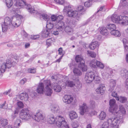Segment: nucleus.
<instances>
[{
    "instance_id": "7ed1b4c3",
    "label": "nucleus",
    "mask_w": 128,
    "mask_h": 128,
    "mask_svg": "<svg viewBox=\"0 0 128 128\" xmlns=\"http://www.w3.org/2000/svg\"><path fill=\"white\" fill-rule=\"evenodd\" d=\"M47 120L48 123L51 124L56 123V126L61 128H69L64 117L58 115L54 117L53 114L48 115L47 117Z\"/></svg>"
},
{
    "instance_id": "473e14b6",
    "label": "nucleus",
    "mask_w": 128,
    "mask_h": 128,
    "mask_svg": "<svg viewBox=\"0 0 128 128\" xmlns=\"http://www.w3.org/2000/svg\"><path fill=\"white\" fill-rule=\"evenodd\" d=\"M55 41L54 38H51L47 40L46 41V44L48 46H50L52 43Z\"/></svg>"
},
{
    "instance_id": "052dcab7",
    "label": "nucleus",
    "mask_w": 128,
    "mask_h": 128,
    "mask_svg": "<svg viewBox=\"0 0 128 128\" xmlns=\"http://www.w3.org/2000/svg\"><path fill=\"white\" fill-rule=\"evenodd\" d=\"M18 57L17 56H15L14 58L12 59V60H14V62H16V63L18 62ZM12 61L14 62L13 61Z\"/></svg>"
},
{
    "instance_id": "c85d7f7f",
    "label": "nucleus",
    "mask_w": 128,
    "mask_h": 128,
    "mask_svg": "<svg viewBox=\"0 0 128 128\" xmlns=\"http://www.w3.org/2000/svg\"><path fill=\"white\" fill-rule=\"evenodd\" d=\"M54 26V24L50 20L47 21L46 22V28L48 30L52 29Z\"/></svg>"
},
{
    "instance_id": "a18cd8bd",
    "label": "nucleus",
    "mask_w": 128,
    "mask_h": 128,
    "mask_svg": "<svg viewBox=\"0 0 128 128\" xmlns=\"http://www.w3.org/2000/svg\"><path fill=\"white\" fill-rule=\"evenodd\" d=\"M50 32L49 30H45L43 34V36L45 37H47L50 36Z\"/></svg>"
},
{
    "instance_id": "f03ea898",
    "label": "nucleus",
    "mask_w": 128,
    "mask_h": 128,
    "mask_svg": "<svg viewBox=\"0 0 128 128\" xmlns=\"http://www.w3.org/2000/svg\"><path fill=\"white\" fill-rule=\"evenodd\" d=\"M119 110H118L120 116L115 115L116 118H109L107 122L104 123L102 126V128H108L110 126L112 128H118V124L122 123L123 122L122 116L123 114H125L126 110L123 106L120 104L119 106Z\"/></svg>"
},
{
    "instance_id": "b1692460",
    "label": "nucleus",
    "mask_w": 128,
    "mask_h": 128,
    "mask_svg": "<svg viewBox=\"0 0 128 128\" xmlns=\"http://www.w3.org/2000/svg\"><path fill=\"white\" fill-rule=\"evenodd\" d=\"M59 110V107L57 105L52 106L51 108V111L52 112L54 113H57Z\"/></svg>"
},
{
    "instance_id": "6ab92c4d",
    "label": "nucleus",
    "mask_w": 128,
    "mask_h": 128,
    "mask_svg": "<svg viewBox=\"0 0 128 128\" xmlns=\"http://www.w3.org/2000/svg\"><path fill=\"white\" fill-rule=\"evenodd\" d=\"M14 62V60H12L11 59L7 60L6 63V68H11L12 66H14L16 64V62Z\"/></svg>"
},
{
    "instance_id": "bb28decb",
    "label": "nucleus",
    "mask_w": 128,
    "mask_h": 128,
    "mask_svg": "<svg viewBox=\"0 0 128 128\" xmlns=\"http://www.w3.org/2000/svg\"><path fill=\"white\" fill-rule=\"evenodd\" d=\"M124 48V51L126 52H128V42L127 40L123 38L122 40Z\"/></svg>"
},
{
    "instance_id": "0eeeda50",
    "label": "nucleus",
    "mask_w": 128,
    "mask_h": 128,
    "mask_svg": "<svg viewBox=\"0 0 128 128\" xmlns=\"http://www.w3.org/2000/svg\"><path fill=\"white\" fill-rule=\"evenodd\" d=\"M109 105L110 107L109 108L110 112L112 113L114 115L120 116L119 112L118 111V106L116 104L115 100H110L109 101Z\"/></svg>"
},
{
    "instance_id": "9b49d317",
    "label": "nucleus",
    "mask_w": 128,
    "mask_h": 128,
    "mask_svg": "<svg viewBox=\"0 0 128 128\" xmlns=\"http://www.w3.org/2000/svg\"><path fill=\"white\" fill-rule=\"evenodd\" d=\"M73 72L74 75L71 77V79L75 81V82L76 80H78L77 78L82 75V72L78 68L77 66H75L73 69Z\"/></svg>"
},
{
    "instance_id": "aec40b11",
    "label": "nucleus",
    "mask_w": 128,
    "mask_h": 128,
    "mask_svg": "<svg viewBox=\"0 0 128 128\" xmlns=\"http://www.w3.org/2000/svg\"><path fill=\"white\" fill-rule=\"evenodd\" d=\"M65 80L64 81H66V85L68 87H72L74 85V84L70 80H68V76H65V78H64Z\"/></svg>"
},
{
    "instance_id": "4c0bfd02",
    "label": "nucleus",
    "mask_w": 128,
    "mask_h": 128,
    "mask_svg": "<svg viewBox=\"0 0 128 128\" xmlns=\"http://www.w3.org/2000/svg\"><path fill=\"white\" fill-rule=\"evenodd\" d=\"M65 31L67 33L72 34V28L69 26H66L64 28Z\"/></svg>"
},
{
    "instance_id": "864d4df0",
    "label": "nucleus",
    "mask_w": 128,
    "mask_h": 128,
    "mask_svg": "<svg viewBox=\"0 0 128 128\" xmlns=\"http://www.w3.org/2000/svg\"><path fill=\"white\" fill-rule=\"evenodd\" d=\"M57 3L60 4H62L64 2V0H54Z\"/></svg>"
},
{
    "instance_id": "603ef678",
    "label": "nucleus",
    "mask_w": 128,
    "mask_h": 128,
    "mask_svg": "<svg viewBox=\"0 0 128 128\" xmlns=\"http://www.w3.org/2000/svg\"><path fill=\"white\" fill-rule=\"evenodd\" d=\"M92 4V2L90 1L89 2H86L84 4V6L87 7L90 6Z\"/></svg>"
},
{
    "instance_id": "3c124183",
    "label": "nucleus",
    "mask_w": 128,
    "mask_h": 128,
    "mask_svg": "<svg viewBox=\"0 0 128 128\" xmlns=\"http://www.w3.org/2000/svg\"><path fill=\"white\" fill-rule=\"evenodd\" d=\"M0 108L4 109H6L8 108V104H6L5 102L2 104L0 105Z\"/></svg>"
},
{
    "instance_id": "393cba45",
    "label": "nucleus",
    "mask_w": 128,
    "mask_h": 128,
    "mask_svg": "<svg viewBox=\"0 0 128 128\" xmlns=\"http://www.w3.org/2000/svg\"><path fill=\"white\" fill-rule=\"evenodd\" d=\"M75 60L76 62H84L83 58L82 56L81 55H77L76 56Z\"/></svg>"
},
{
    "instance_id": "2eb2a0df",
    "label": "nucleus",
    "mask_w": 128,
    "mask_h": 128,
    "mask_svg": "<svg viewBox=\"0 0 128 128\" xmlns=\"http://www.w3.org/2000/svg\"><path fill=\"white\" fill-rule=\"evenodd\" d=\"M63 101L66 104H70L73 101L74 98L70 95H65L63 97Z\"/></svg>"
},
{
    "instance_id": "c756f323",
    "label": "nucleus",
    "mask_w": 128,
    "mask_h": 128,
    "mask_svg": "<svg viewBox=\"0 0 128 128\" xmlns=\"http://www.w3.org/2000/svg\"><path fill=\"white\" fill-rule=\"evenodd\" d=\"M106 116V112L104 111H102L99 115V118L100 120H104Z\"/></svg>"
},
{
    "instance_id": "09e8293b",
    "label": "nucleus",
    "mask_w": 128,
    "mask_h": 128,
    "mask_svg": "<svg viewBox=\"0 0 128 128\" xmlns=\"http://www.w3.org/2000/svg\"><path fill=\"white\" fill-rule=\"evenodd\" d=\"M18 111L17 110H16L14 111V114L12 116V118L13 119H14L18 116Z\"/></svg>"
},
{
    "instance_id": "a878e982",
    "label": "nucleus",
    "mask_w": 128,
    "mask_h": 128,
    "mask_svg": "<svg viewBox=\"0 0 128 128\" xmlns=\"http://www.w3.org/2000/svg\"><path fill=\"white\" fill-rule=\"evenodd\" d=\"M110 88L109 90L112 91L114 89V87L116 85V81L112 79H111L110 80Z\"/></svg>"
},
{
    "instance_id": "6e6552de",
    "label": "nucleus",
    "mask_w": 128,
    "mask_h": 128,
    "mask_svg": "<svg viewBox=\"0 0 128 128\" xmlns=\"http://www.w3.org/2000/svg\"><path fill=\"white\" fill-rule=\"evenodd\" d=\"M20 117L22 119L25 120H29L33 118L32 114H30L29 110L27 109H22L21 110Z\"/></svg>"
},
{
    "instance_id": "412c9836",
    "label": "nucleus",
    "mask_w": 128,
    "mask_h": 128,
    "mask_svg": "<svg viewBox=\"0 0 128 128\" xmlns=\"http://www.w3.org/2000/svg\"><path fill=\"white\" fill-rule=\"evenodd\" d=\"M99 44L97 41L92 42L89 46V47L90 49L94 50L95 48L98 47Z\"/></svg>"
},
{
    "instance_id": "4be33fe9",
    "label": "nucleus",
    "mask_w": 128,
    "mask_h": 128,
    "mask_svg": "<svg viewBox=\"0 0 128 128\" xmlns=\"http://www.w3.org/2000/svg\"><path fill=\"white\" fill-rule=\"evenodd\" d=\"M68 115L71 120H73L76 118L78 117L77 114L76 112L74 111H71L69 112Z\"/></svg>"
},
{
    "instance_id": "5701e85b",
    "label": "nucleus",
    "mask_w": 128,
    "mask_h": 128,
    "mask_svg": "<svg viewBox=\"0 0 128 128\" xmlns=\"http://www.w3.org/2000/svg\"><path fill=\"white\" fill-rule=\"evenodd\" d=\"M78 67L81 69L82 72L86 71L87 69V67L84 64V62L80 63Z\"/></svg>"
},
{
    "instance_id": "58836bf2",
    "label": "nucleus",
    "mask_w": 128,
    "mask_h": 128,
    "mask_svg": "<svg viewBox=\"0 0 128 128\" xmlns=\"http://www.w3.org/2000/svg\"><path fill=\"white\" fill-rule=\"evenodd\" d=\"M77 10L78 11V13L79 12L81 14H82L85 11V10L83 8V7L82 6H79L78 7Z\"/></svg>"
},
{
    "instance_id": "9d476101",
    "label": "nucleus",
    "mask_w": 128,
    "mask_h": 128,
    "mask_svg": "<svg viewBox=\"0 0 128 128\" xmlns=\"http://www.w3.org/2000/svg\"><path fill=\"white\" fill-rule=\"evenodd\" d=\"M10 18L8 16L5 17L4 20V22L2 23V31L3 32H6L8 28H11L10 26Z\"/></svg>"
},
{
    "instance_id": "f8f14e48",
    "label": "nucleus",
    "mask_w": 128,
    "mask_h": 128,
    "mask_svg": "<svg viewBox=\"0 0 128 128\" xmlns=\"http://www.w3.org/2000/svg\"><path fill=\"white\" fill-rule=\"evenodd\" d=\"M63 18V16L62 15L57 16V23L56 24L57 26L56 28L58 30H62L64 28V22L61 20Z\"/></svg>"
},
{
    "instance_id": "69168bd1",
    "label": "nucleus",
    "mask_w": 128,
    "mask_h": 128,
    "mask_svg": "<svg viewBox=\"0 0 128 128\" xmlns=\"http://www.w3.org/2000/svg\"><path fill=\"white\" fill-rule=\"evenodd\" d=\"M63 50L62 48H60L58 50V54H62Z\"/></svg>"
},
{
    "instance_id": "8fccbe9b",
    "label": "nucleus",
    "mask_w": 128,
    "mask_h": 128,
    "mask_svg": "<svg viewBox=\"0 0 128 128\" xmlns=\"http://www.w3.org/2000/svg\"><path fill=\"white\" fill-rule=\"evenodd\" d=\"M52 21L53 22L56 21L57 22V16L55 15H52L50 18Z\"/></svg>"
},
{
    "instance_id": "1a4fd4ad",
    "label": "nucleus",
    "mask_w": 128,
    "mask_h": 128,
    "mask_svg": "<svg viewBox=\"0 0 128 128\" xmlns=\"http://www.w3.org/2000/svg\"><path fill=\"white\" fill-rule=\"evenodd\" d=\"M68 7H65L64 9V12L67 11V14L70 17H72L75 18L77 20H78L80 16V14L78 13V12L76 10H68Z\"/></svg>"
},
{
    "instance_id": "c03bdc74",
    "label": "nucleus",
    "mask_w": 128,
    "mask_h": 128,
    "mask_svg": "<svg viewBox=\"0 0 128 128\" xmlns=\"http://www.w3.org/2000/svg\"><path fill=\"white\" fill-rule=\"evenodd\" d=\"M87 52L88 55L92 58H95L96 56V54L94 52L88 51Z\"/></svg>"
},
{
    "instance_id": "cd10ccee",
    "label": "nucleus",
    "mask_w": 128,
    "mask_h": 128,
    "mask_svg": "<svg viewBox=\"0 0 128 128\" xmlns=\"http://www.w3.org/2000/svg\"><path fill=\"white\" fill-rule=\"evenodd\" d=\"M101 34L104 35H106L108 34L107 30L105 27L101 28L100 30Z\"/></svg>"
},
{
    "instance_id": "f3484780",
    "label": "nucleus",
    "mask_w": 128,
    "mask_h": 128,
    "mask_svg": "<svg viewBox=\"0 0 128 128\" xmlns=\"http://www.w3.org/2000/svg\"><path fill=\"white\" fill-rule=\"evenodd\" d=\"M80 114L82 115H83L85 112H89V109L86 103H83L82 106H80Z\"/></svg>"
},
{
    "instance_id": "4d7b16f0",
    "label": "nucleus",
    "mask_w": 128,
    "mask_h": 128,
    "mask_svg": "<svg viewBox=\"0 0 128 128\" xmlns=\"http://www.w3.org/2000/svg\"><path fill=\"white\" fill-rule=\"evenodd\" d=\"M72 126L73 128H77L78 126V124L76 122H73L72 124Z\"/></svg>"
},
{
    "instance_id": "338daca9",
    "label": "nucleus",
    "mask_w": 128,
    "mask_h": 128,
    "mask_svg": "<svg viewBox=\"0 0 128 128\" xmlns=\"http://www.w3.org/2000/svg\"><path fill=\"white\" fill-rule=\"evenodd\" d=\"M58 30L54 31L52 32V34H53L55 35H58Z\"/></svg>"
},
{
    "instance_id": "dca6fc26",
    "label": "nucleus",
    "mask_w": 128,
    "mask_h": 128,
    "mask_svg": "<svg viewBox=\"0 0 128 128\" xmlns=\"http://www.w3.org/2000/svg\"><path fill=\"white\" fill-rule=\"evenodd\" d=\"M106 89L104 85L101 84L100 85L99 87L96 89V91L97 93L102 95L104 93Z\"/></svg>"
},
{
    "instance_id": "e2e57ef3",
    "label": "nucleus",
    "mask_w": 128,
    "mask_h": 128,
    "mask_svg": "<svg viewBox=\"0 0 128 128\" xmlns=\"http://www.w3.org/2000/svg\"><path fill=\"white\" fill-rule=\"evenodd\" d=\"M22 34L23 36V38H28V35L25 32L23 31V32Z\"/></svg>"
},
{
    "instance_id": "f704fd0d",
    "label": "nucleus",
    "mask_w": 128,
    "mask_h": 128,
    "mask_svg": "<svg viewBox=\"0 0 128 128\" xmlns=\"http://www.w3.org/2000/svg\"><path fill=\"white\" fill-rule=\"evenodd\" d=\"M116 100L119 101L120 102L122 103L125 102L126 100V98L122 96L120 97L118 96V97L116 98Z\"/></svg>"
},
{
    "instance_id": "a211bd4d",
    "label": "nucleus",
    "mask_w": 128,
    "mask_h": 128,
    "mask_svg": "<svg viewBox=\"0 0 128 128\" xmlns=\"http://www.w3.org/2000/svg\"><path fill=\"white\" fill-rule=\"evenodd\" d=\"M18 98L22 100L24 99V100H26L28 98V94L26 93H23L20 94L19 96H17L15 100H18Z\"/></svg>"
},
{
    "instance_id": "72a5a7b5",
    "label": "nucleus",
    "mask_w": 128,
    "mask_h": 128,
    "mask_svg": "<svg viewBox=\"0 0 128 128\" xmlns=\"http://www.w3.org/2000/svg\"><path fill=\"white\" fill-rule=\"evenodd\" d=\"M98 61L96 60H91L90 63V66L92 67L96 68L97 66Z\"/></svg>"
},
{
    "instance_id": "2f4dec72",
    "label": "nucleus",
    "mask_w": 128,
    "mask_h": 128,
    "mask_svg": "<svg viewBox=\"0 0 128 128\" xmlns=\"http://www.w3.org/2000/svg\"><path fill=\"white\" fill-rule=\"evenodd\" d=\"M110 33L112 35L116 36H119L121 35L120 32L118 30H114L111 31Z\"/></svg>"
},
{
    "instance_id": "ea45409f",
    "label": "nucleus",
    "mask_w": 128,
    "mask_h": 128,
    "mask_svg": "<svg viewBox=\"0 0 128 128\" xmlns=\"http://www.w3.org/2000/svg\"><path fill=\"white\" fill-rule=\"evenodd\" d=\"M21 123V120L19 119H17L15 123V126H16L15 128H17L20 125Z\"/></svg>"
},
{
    "instance_id": "f257e3e1",
    "label": "nucleus",
    "mask_w": 128,
    "mask_h": 128,
    "mask_svg": "<svg viewBox=\"0 0 128 128\" xmlns=\"http://www.w3.org/2000/svg\"><path fill=\"white\" fill-rule=\"evenodd\" d=\"M50 87L56 92H60L62 90V88L60 84L53 83L51 86L50 81L48 80H45L44 83H40L38 86L37 91L39 94H42L44 93L47 96H50L52 92V90L50 88Z\"/></svg>"
},
{
    "instance_id": "a19ab883",
    "label": "nucleus",
    "mask_w": 128,
    "mask_h": 128,
    "mask_svg": "<svg viewBox=\"0 0 128 128\" xmlns=\"http://www.w3.org/2000/svg\"><path fill=\"white\" fill-rule=\"evenodd\" d=\"M41 17L42 18L47 21L50 20V17L46 14H43L42 15Z\"/></svg>"
},
{
    "instance_id": "7c9ffc66",
    "label": "nucleus",
    "mask_w": 128,
    "mask_h": 128,
    "mask_svg": "<svg viewBox=\"0 0 128 128\" xmlns=\"http://www.w3.org/2000/svg\"><path fill=\"white\" fill-rule=\"evenodd\" d=\"M106 27L108 28L111 30V31L115 30L116 28V25L114 24H108L107 26Z\"/></svg>"
},
{
    "instance_id": "39448f33",
    "label": "nucleus",
    "mask_w": 128,
    "mask_h": 128,
    "mask_svg": "<svg viewBox=\"0 0 128 128\" xmlns=\"http://www.w3.org/2000/svg\"><path fill=\"white\" fill-rule=\"evenodd\" d=\"M12 12L14 15L11 18H10V26L11 28L14 27H17L19 26L21 23V20L22 18V16L19 14L20 11L16 7H15L12 10Z\"/></svg>"
},
{
    "instance_id": "de8ad7c7",
    "label": "nucleus",
    "mask_w": 128,
    "mask_h": 128,
    "mask_svg": "<svg viewBox=\"0 0 128 128\" xmlns=\"http://www.w3.org/2000/svg\"><path fill=\"white\" fill-rule=\"evenodd\" d=\"M1 69L3 73L4 72L6 69V64L5 63H3L1 66Z\"/></svg>"
},
{
    "instance_id": "13d9d810",
    "label": "nucleus",
    "mask_w": 128,
    "mask_h": 128,
    "mask_svg": "<svg viewBox=\"0 0 128 128\" xmlns=\"http://www.w3.org/2000/svg\"><path fill=\"white\" fill-rule=\"evenodd\" d=\"M39 36L38 35H34L31 36V38L32 39L36 40L39 38Z\"/></svg>"
},
{
    "instance_id": "79ce46f5",
    "label": "nucleus",
    "mask_w": 128,
    "mask_h": 128,
    "mask_svg": "<svg viewBox=\"0 0 128 128\" xmlns=\"http://www.w3.org/2000/svg\"><path fill=\"white\" fill-rule=\"evenodd\" d=\"M128 74V71L126 70H122L121 71L120 74L122 76L126 77Z\"/></svg>"
},
{
    "instance_id": "c9c22d12",
    "label": "nucleus",
    "mask_w": 128,
    "mask_h": 128,
    "mask_svg": "<svg viewBox=\"0 0 128 128\" xmlns=\"http://www.w3.org/2000/svg\"><path fill=\"white\" fill-rule=\"evenodd\" d=\"M0 124L2 126L4 127L8 123V121L7 119H2L0 121Z\"/></svg>"
},
{
    "instance_id": "5fc2aeb1",
    "label": "nucleus",
    "mask_w": 128,
    "mask_h": 128,
    "mask_svg": "<svg viewBox=\"0 0 128 128\" xmlns=\"http://www.w3.org/2000/svg\"><path fill=\"white\" fill-rule=\"evenodd\" d=\"M28 72L31 73H34L36 72V70L34 69H28Z\"/></svg>"
},
{
    "instance_id": "6e6d98bb",
    "label": "nucleus",
    "mask_w": 128,
    "mask_h": 128,
    "mask_svg": "<svg viewBox=\"0 0 128 128\" xmlns=\"http://www.w3.org/2000/svg\"><path fill=\"white\" fill-rule=\"evenodd\" d=\"M112 96L116 98H116L118 97V96L117 94V93L116 92L113 91L112 92Z\"/></svg>"
},
{
    "instance_id": "ddd939ff",
    "label": "nucleus",
    "mask_w": 128,
    "mask_h": 128,
    "mask_svg": "<svg viewBox=\"0 0 128 128\" xmlns=\"http://www.w3.org/2000/svg\"><path fill=\"white\" fill-rule=\"evenodd\" d=\"M84 78L86 82L91 83L94 80V73L92 72L86 73Z\"/></svg>"
},
{
    "instance_id": "423d86ee",
    "label": "nucleus",
    "mask_w": 128,
    "mask_h": 128,
    "mask_svg": "<svg viewBox=\"0 0 128 128\" xmlns=\"http://www.w3.org/2000/svg\"><path fill=\"white\" fill-rule=\"evenodd\" d=\"M112 21L114 22L123 25H128V17L123 15L118 16L113 15L111 17Z\"/></svg>"
},
{
    "instance_id": "4468645a",
    "label": "nucleus",
    "mask_w": 128,
    "mask_h": 128,
    "mask_svg": "<svg viewBox=\"0 0 128 128\" xmlns=\"http://www.w3.org/2000/svg\"><path fill=\"white\" fill-rule=\"evenodd\" d=\"M33 118L35 120L39 122L43 120L45 118V116L41 112H38L36 114L34 115L32 114Z\"/></svg>"
},
{
    "instance_id": "20e7f679",
    "label": "nucleus",
    "mask_w": 128,
    "mask_h": 128,
    "mask_svg": "<svg viewBox=\"0 0 128 128\" xmlns=\"http://www.w3.org/2000/svg\"><path fill=\"white\" fill-rule=\"evenodd\" d=\"M5 1L6 6L8 8H10L14 3L16 7H20L19 8L24 7L28 10V12L30 13L35 12V11L34 8H32L29 4H26V2L22 0H5Z\"/></svg>"
},
{
    "instance_id": "0e129e2a",
    "label": "nucleus",
    "mask_w": 128,
    "mask_h": 128,
    "mask_svg": "<svg viewBox=\"0 0 128 128\" xmlns=\"http://www.w3.org/2000/svg\"><path fill=\"white\" fill-rule=\"evenodd\" d=\"M97 114V112L94 110H93L90 113V114L91 116L96 115Z\"/></svg>"
},
{
    "instance_id": "37998d69",
    "label": "nucleus",
    "mask_w": 128,
    "mask_h": 128,
    "mask_svg": "<svg viewBox=\"0 0 128 128\" xmlns=\"http://www.w3.org/2000/svg\"><path fill=\"white\" fill-rule=\"evenodd\" d=\"M97 66L101 69H103L104 67V64L98 61Z\"/></svg>"
},
{
    "instance_id": "e433bc0d",
    "label": "nucleus",
    "mask_w": 128,
    "mask_h": 128,
    "mask_svg": "<svg viewBox=\"0 0 128 128\" xmlns=\"http://www.w3.org/2000/svg\"><path fill=\"white\" fill-rule=\"evenodd\" d=\"M96 106L95 101L92 100H90V108L94 109L95 108Z\"/></svg>"
},
{
    "instance_id": "49530a36",
    "label": "nucleus",
    "mask_w": 128,
    "mask_h": 128,
    "mask_svg": "<svg viewBox=\"0 0 128 128\" xmlns=\"http://www.w3.org/2000/svg\"><path fill=\"white\" fill-rule=\"evenodd\" d=\"M17 106L20 108H22L24 106L23 103L21 101H18L16 103Z\"/></svg>"
},
{
    "instance_id": "680f3d73",
    "label": "nucleus",
    "mask_w": 128,
    "mask_h": 128,
    "mask_svg": "<svg viewBox=\"0 0 128 128\" xmlns=\"http://www.w3.org/2000/svg\"><path fill=\"white\" fill-rule=\"evenodd\" d=\"M94 80L98 81L100 80V78L98 76V75H96V74H95L94 73Z\"/></svg>"
},
{
    "instance_id": "bf43d9fd",
    "label": "nucleus",
    "mask_w": 128,
    "mask_h": 128,
    "mask_svg": "<svg viewBox=\"0 0 128 128\" xmlns=\"http://www.w3.org/2000/svg\"><path fill=\"white\" fill-rule=\"evenodd\" d=\"M26 81V80L25 78H24L20 80V84H24Z\"/></svg>"
},
{
    "instance_id": "774afa93",
    "label": "nucleus",
    "mask_w": 128,
    "mask_h": 128,
    "mask_svg": "<svg viewBox=\"0 0 128 128\" xmlns=\"http://www.w3.org/2000/svg\"><path fill=\"white\" fill-rule=\"evenodd\" d=\"M126 87L127 90H128V78L126 79Z\"/></svg>"
}]
</instances>
